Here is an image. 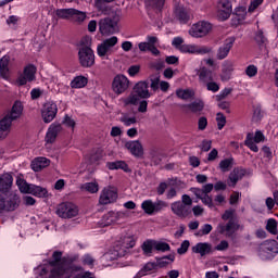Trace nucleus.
I'll return each mask as SVG.
<instances>
[{"label":"nucleus","mask_w":278,"mask_h":278,"mask_svg":"<svg viewBox=\"0 0 278 278\" xmlns=\"http://www.w3.org/2000/svg\"><path fill=\"white\" fill-rule=\"evenodd\" d=\"M222 71L224 75H222V79H229V75L233 73V62L225 61L222 65Z\"/></svg>","instance_id":"nucleus-40"},{"label":"nucleus","mask_w":278,"mask_h":278,"mask_svg":"<svg viewBox=\"0 0 278 278\" xmlns=\"http://www.w3.org/2000/svg\"><path fill=\"white\" fill-rule=\"evenodd\" d=\"M245 75H248V77H255V75H257V66L249 65L245 68Z\"/></svg>","instance_id":"nucleus-64"},{"label":"nucleus","mask_w":278,"mask_h":278,"mask_svg":"<svg viewBox=\"0 0 278 278\" xmlns=\"http://www.w3.org/2000/svg\"><path fill=\"white\" fill-rule=\"evenodd\" d=\"M170 210L173 214L178 216V218H188L192 214V207L182 204L181 201H176L170 204Z\"/></svg>","instance_id":"nucleus-19"},{"label":"nucleus","mask_w":278,"mask_h":278,"mask_svg":"<svg viewBox=\"0 0 278 278\" xmlns=\"http://www.w3.org/2000/svg\"><path fill=\"white\" fill-rule=\"evenodd\" d=\"M247 18V7H238L235 9V14L232 17V25L238 27V25H242V21Z\"/></svg>","instance_id":"nucleus-29"},{"label":"nucleus","mask_w":278,"mask_h":278,"mask_svg":"<svg viewBox=\"0 0 278 278\" xmlns=\"http://www.w3.org/2000/svg\"><path fill=\"white\" fill-rule=\"evenodd\" d=\"M134 92L140 97V99H151V92L149 91V80H141L134 87Z\"/></svg>","instance_id":"nucleus-22"},{"label":"nucleus","mask_w":278,"mask_h":278,"mask_svg":"<svg viewBox=\"0 0 278 278\" xmlns=\"http://www.w3.org/2000/svg\"><path fill=\"white\" fill-rule=\"evenodd\" d=\"M118 43V38L111 37L97 47V54L99 58H106V55H110V52L112 51V48L116 47Z\"/></svg>","instance_id":"nucleus-15"},{"label":"nucleus","mask_w":278,"mask_h":278,"mask_svg":"<svg viewBox=\"0 0 278 278\" xmlns=\"http://www.w3.org/2000/svg\"><path fill=\"white\" fill-rule=\"evenodd\" d=\"M210 31H212V24L205 21H201L192 25L189 34L190 36H198V34H203L204 36H207Z\"/></svg>","instance_id":"nucleus-20"},{"label":"nucleus","mask_w":278,"mask_h":278,"mask_svg":"<svg viewBox=\"0 0 278 278\" xmlns=\"http://www.w3.org/2000/svg\"><path fill=\"white\" fill-rule=\"evenodd\" d=\"M56 16L59 18H65V20L71 21L72 16H73V9H58Z\"/></svg>","instance_id":"nucleus-53"},{"label":"nucleus","mask_w":278,"mask_h":278,"mask_svg":"<svg viewBox=\"0 0 278 278\" xmlns=\"http://www.w3.org/2000/svg\"><path fill=\"white\" fill-rule=\"evenodd\" d=\"M50 164L51 160L45 156H39L31 161L30 166L35 173H39V170H42V168H47V166H49Z\"/></svg>","instance_id":"nucleus-26"},{"label":"nucleus","mask_w":278,"mask_h":278,"mask_svg":"<svg viewBox=\"0 0 278 278\" xmlns=\"http://www.w3.org/2000/svg\"><path fill=\"white\" fill-rule=\"evenodd\" d=\"M68 278H94V274L90 271L81 273V267H77L73 265L70 268V277Z\"/></svg>","instance_id":"nucleus-31"},{"label":"nucleus","mask_w":278,"mask_h":278,"mask_svg":"<svg viewBox=\"0 0 278 278\" xmlns=\"http://www.w3.org/2000/svg\"><path fill=\"white\" fill-rule=\"evenodd\" d=\"M241 226L238 223V219H230L227 224L220 223L217 226L218 233H225L228 237H231Z\"/></svg>","instance_id":"nucleus-17"},{"label":"nucleus","mask_w":278,"mask_h":278,"mask_svg":"<svg viewBox=\"0 0 278 278\" xmlns=\"http://www.w3.org/2000/svg\"><path fill=\"white\" fill-rule=\"evenodd\" d=\"M10 56L4 55L0 59V77L8 79L10 75Z\"/></svg>","instance_id":"nucleus-32"},{"label":"nucleus","mask_w":278,"mask_h":278,"mask_svg":"<svg viewBox=\"0 0 278 278\" xmlns=\"http://www.w3.org/2000/svg\"><path fill=\"white\" fill-rule=\"evenodd\" d=\"M188 249H190V241H182L180 247L177 249L178 255H186V253H188Z\"/></svg>","instance_id":"nucleus-59"},{"label":"nucleus","mask_w":278,"mask_h":278,"mask_svg":"<svg viewBox=\"0 0 278 278\" xmlns=\"http://www.w3.org/2000/svg\"><path fill=\"white\" fill-rule=\"evenodd\" d=\"M244 175H247V170L240 167H236L235 169H232L228 177L230 181L229 186H232V188H235L236 184H238V181H240V179H242Z\"/></svg>","instance_id":"nucleus-30"},{"label":"nucleus","mask_w":278,"mask_h":278,"mask_svg":"<svg viewBox=\"0 0 278 278\" xmlns=\"http://www.w3.org/2000/svg\"><path fill=\"white\" fill-rule=\"evenodd\" d=\"M214 190V184H206L202 188L191 187L190 192L194 194V197H201V194H210Z\"/></svg>","instance_id":"nucleus-35"},{"label":"nucleus","mask_w":278,"mask_h":278,"mask_svg":"<svg viewBox=\"0 0 278 278\" xmlns=\"http://www.w3.org/2000/svg\"><path fill=\"white\" fill-rule=\"evenodd\" d=\"M80 190H85L90 194H97V192H99V182L97 181L85 182L80 186Z\"/></svg>","instance_id":"nucleus-38"},{"label":"nucleus","mask_w":278,"mask_h":278,"mask_svg":"<svg viewBox=\"0 0 278 278\" xmlns=\"http://www.w3.org/2000/svg\"><path fill=\"white\" fill-rule=\"evenodd\" d=\"M139 50L140 51H150L152 55H160V50L152 45L149 43H139Z\"/></svg>","instance_id":"nucleus-50"},{"label":"nucleus","mask_w":278,"mask_h":278,"mask_svg":"<svg viewBox=\"0 0 278 278\" xmlns=\"http://www.w3.org/2000/svg\"><path fill=\"white\" fill-rule=\"evenodd\" d=\"M99 31L102 36H110L114 34H118L121 28L118 27V23L114 22L110 17H104L99 21Z\"/></svg>","instance_id":"nucleus-9"},{"label":"nucleus","mask_w":278,"mask_h":278,"mask_svg":"<svg viewBox=\"0 0 278 278\" xmlns=\"http://www.w3.org/2000/svg\"><path fill=\"white\" fill-rule=\"evenodd\" d=\"M266 229L271 236H277L278 230H277V222L275 218H269L266 224Z\"/></svg>","instance_id":"nucleus-55"},{"label":"nucleus","mask_w":278,"mask_h":278,"mask_svg":"<svg viewBox=\"0 0 278 278\" xmlns=\"http://www.w3.org/2000/svg\"><path fill=\"white\" fill-rule=\"evenodd\" d=\"M73 263L62 257V252L54 251L52 261L48 265L39 266L36 269L38 278H68Z\"/></svg>","instance_id":"nucleus-1"},{"label":"nucleus","mask_w":278,"mask_h":278,"mask_svg":"<svg viewBox=\"0 0 278 278\" xmlns=\"http://www.w3.org/2000/svg\"><path fill=\"white\" fill-rule=\"evenodd\" d=\"M252 121L253 123H260V121H262V108L260 106L254 108Z\"/></svg>","instance_id":"nucleus-61"},{"label":"nucleus","mask_w":278,"mask_h":278,"mask_svg":"<svg viewBox=\"0 0 278 278\" xmlns=\"http://www.w3.org/2000/svg\"><path fill=\"white\" fill-rule=\"evenodd\" d=\"M257 256L263 262H273L278 255V242L275 239L263 241L256 250Z\"/></svg>","instance_id":"nucleus-4"},{"label":"nucleus","mask_w":278,"mask_h":278,"mask_svg":"<svg viewBox=\"0 0 278 278\" xmlns=\"http://www.w3.org/2000/svg\"><path fill=\"white\" fill-rule=\"evenodd\" d=\"M181 53H197V46L194 45H182L180 47Z\"/></svg>","instance_id":"nucleus-62"},{"label":"nucleus","mask_w":278,"mask_h":278,"mask_svg":"<svg viewBox=\"0 0 278 278\" xmlns=\"http://www.w3.org/2000/svg\"><path fill=\"white\" fill-rule=\"evenodd\" d=\"M154 251L166 253L167 251H170V244L164 241H154Z\"/></svg>","instance_id":"nucleus-52"},{"label":"nucleus","mask_w":278,"mask_h":278,"mask_svg":"<svg viewBox=\"0 0 278 278\" xmlns=\"http://www.w3.org/2000/svg\"><path fill=\"white\" fill-rule=\"evenodd\" d=\"M36 72L37 68L34 64L26 65L16 79L17 86H27V83L36 81Z\"/></svg>","instance_id":"nucleus-12"},{"label":"nucleus","mask_w":278,"mask_h":278,"mask_svg":"<svg viewBox=\"0 0 278 278\" xmlns=\"http://www.w3.org/2000/svg\"><path fill=\"white\" fill-rule=\"evenodd\" d=\"M62 131V124L53 123L49 126L48 131L46 134V142L48 144H53L58 135Z\"/></svg>","instance_id":"nucleus-24"},{"label":"nucleus","mask_w":278,"mask_h":278,"mask_svg":"<svg viewBox=\"0 0 278 278\" xmlns=\"http://www.w3.org/2000/svg\"><path fill=\"white\" fill-rule=\"evenodd\" d=\"M41 116L43 123H51L58 116V104L53 101H48L43 104L41 109Z\"/></svg>","instance_id":"nucleus-14"},{"label":"nucleus","mask_w":278,"mask_h":278,"mask_svg":"<svg viewBox=\"0 0 278 278\" xmlns=\"http://www.w3.org/2000/svg\"><path fill=\"white\" fill-rule=\"evenodd\" d=\"M30 194H33V197H39V199H47V197H49V191L47 188L33 185L30 188Z\"/></svg>","instance_id":"nucleus-36"},{"label":"nucleus","mask_w":278,"mask_h":278,"mask_svg":"<svg viewBox=\"0 0 278 278\" xmlns=\"http://www.w3.org/2000/svg\"><path fill=\"white\" fill-rule=\"evenodd\" d=\"M127 215L122 211H111L104 214L99 220V227H110V225H116V223H121Z\"/></svg>","instance_id":"nucleus-7"},{"label":"nucleus","mask_w":278,"mask_h":278,"mask_svg":"<svg viewBox=\"0 0 278 278\" xmlns=\"http://www.w3.org/2000/svg\"><path fill=\"white\" fill-rule=\"evenodd\" d=\"M21 200L18 195H10L8 198L5 194L0 193V214H5V212H14L18 207Z\"/></svg>","instance_id":"nucleus-8"},{"label":"nucleus","mask_w":278,"mask_h":278,"mask_svg":"<svg viewBox=\"0 0 278 278\" xmlns=\"http://www.w3.org/2000/svg\"><path fill=\"white\" fill-rule=\"evenodd\" d=\"M23 116V103L15 101L11 110L0 119V142L5 140L12 131V124Z\"/></svg>","instance_id":"nucleus-2"},{"label":"nucleus","mask_w":278,"mask_h":278,"mask_svg":"<svg viewBox=\"0 0 278 278\" xmlns=\"http://www.w3.org/2000/svg\"><path fill=\"white\" fill-rule=\"evenodd\" d=\"M71 21L74 23H84V21H86V13L77 9H73Z\"/></svg>","instance_id":"nucleus-46"},{"label":"nucleus","mask_w":278,"mask_h":278,"mask_svg":"<svg viewBox=\"0 0 278 278\" xmlns=\"http://www.w3.org/2000/svg\"><path fill=\"white\" fill-rule=\"evenodd\" d=\"M217 128L220 131L227 125V117L223 113L216 114Z\"/></svg>","instance_id":"nucleus-57"},{"label":"nucleus","mask_w":278,"mask_h":278,"mask_svg":"<svg viewBox=\"0 0 278 278\" xmlns=\"http://www.w3.org/2000/svg\"><path fill=\"white\" fill-rule=\"evenodd\" d=\"M198 77L201 86H205L206 84H210V81H214V72L207 67H201Z\"/></svg>","instance_id":"nucleus-25"},{"label":"nucleus","mask_w":278,"mask_h":278,"mask_svg":"<svg viewBox=\"0 0 278 278\" xmlns=\"http://www.w3.org/2000/svg\"><path fill=\"white\" fill-rule=\"evenodd\" d=\"M16 186L23 194H30L33 184H27L25 179L17 177Z\"/></svg>","instance_id":"nucleus-37"},{"label":"nucleus","mask_w":278,"mask_h":278,"mask_svg":"<svg viewBox=\"0 0 278 278\" xmlns=\"http://www.w3.org/2000/svg\"><path fill=\"white\" fill-rule=\"evenodd\" d=\"M125 149L131 153L135 157H142L144 155V149L142 148V143L138 140L127 141L125 143Z\"/></svg>","instance_id":"nucleus-21"},{"label":"nucleus","mask_w":278,"mask_h":278,"mask_svg":"<svg viewBox=\"0 0 278 278\" xmlns=\"http://www.w3.org/2000/svg\"><path fill=\"white\" fill-rule=\"evenodd\" d=\"M119 122L125 125V127H131V125H136L137 119L136 116H131L127 113H123L119 117Z\"/></svg>","instance_id":"nucleus-42"},{"label":"nucleus","mask_w":278,"mask_h":278,"mask_svg":"<svg viewBox=\"0 0 278 278\" xmlns=\"http://www.w3.org/2000/svg\"><path fill=\"white\" fill-rule=\"evenodd\" d=\"M192 252L204 257V255H210V253H212V244L208 242H199L192 247Z\"/></svg>","instance_id":"nucleus-27"},{"label":"nucleus","mask_w":278,"mask_h":278,"mask_svg":"<svg viewBox=\"0 0 278 278\" xmlns=\"http://www.w3.org/2000/svg\"><path fill=\"white\" fill-rule=\"evenodd\" d=\"M150 79V88L155 92L156 90L160 89V74H153L149 77Z\"/></svg>","instance_id":"nucleus-51"},{"label":"nucleus","mask_w":278,"mask_h":278,"mask_svg":"<svg viewBox=\"0 0 278 278\" xmlns=\"http://www.w3.org/2000/svg\"><path fill=\"white\" fill-rule=\"evenodd\" d=\"M244 144L247 148H249L250 150H252L254 153H257V151H260V148H257V142H255L253 140V134H248Z\"/></svg>","instance_id":"nucleus-44"},{"label":"nucleus","mask_w":278,"mask_h":278,"mask_svg":"<svg viewBox=\"0 0 278 278\" xmlns=\"http://www.w3.org/2000/svg\"><path fill=\"white\" fill-rule=\"evenodd\" d=\"M204 86H205L206 90H208L210 92H218V90H220V86L214 80H210Z\"/></svg>","instance_id":"nucleus-60"},{"label":"nucleus","mask_w":278,"mask_h":278,"mask_svg":"<svg viewBox=\"0 0 278 278\" xmlns=\"http://www.w3.org/2000/svg\"><path fill=\"white\" fill-rule=\"evenodd\" d=\"M106 167L109 170H124V173H131V168L129 165L125 163V161H115L106 163Z\"/></svg>","instance_id":"nucleus-33"},{"label":"nucleus","mask_w":278,"mask_h":278,"mask_svg":"<svg viewBox=\"0 0 278 278\" xmlns=\"http://www.w3.org/2000/svg\"><path fill=\"white\" fill-rule=\"evenodd\" d=\"M118 199V191L114 187L104 188L99 198L100 205H110V203H116Z\"/></svg>","instance_id":"nucleus-13"},{"label":"nucleus","mask_w":278,"mask_h":278,"mask_svg":"<svg viewBox=\"0 0 278 278\" xmlns=\"http://www.w3.org/2000/svg\"><path fill=\"white\" fill-rule=\"evenodd\" d=\"M168 261H170V263L175 262V255L169 254V255L156 258V266H159L160 268H164V266H168L170 264Z\"/></svg>","instance_id":"nucleus-43"},{"label":"nucleus","mask_w":278,"mask_h":278,"mask_svg":"<svg viewBox=\"0 0 278 278\" xmlns=\"http://www.w3.org/2000/svg\"><path fill=\"white\" fill-rule=\"evenodd\" d=\"M233 166V159H225L219 162L222 173H229V168Z\"/></svg>","instance_id":"nucleus-54"},{"label":"nucleus","mask_w":278,"mask_h":278,"mask_svg":"<svg viewBox=\"0 0 278 278\" xmlns=\"http://www.w3.org/2000/svg\"><path fill=\"white\" fill-rule=\"evenodd\" d=\"M231 2L229 0H219L217 4V18L219 21H227L231 16Z\"/></svg>","instance_id":"nucleus-18"},{"label":"nucleus","mask_w":278,"mask_h":278,"mask_svg":"<svg viewBox=\"0 0 278 278\" xmlns=\"http://www.w3.org/2000/svg\"><path fill=\"white\" fill-rule=\"evenodd\" d=\"M155 263H147L143 268L139 271V277H144L148 273H151V270H154Z\"/></svg>","instance_id":"nucleus-58"},{"label":"nucleus","mask_w":278,"mask_h":278,"mask_svg":"<svg viewBox=\"0 0 278 278\" xmlns=\"http://www.w3.org/2000/svg\"><path fill=\"white\" fill-rule=\"evenodd\" d=\"M134 247H136V240L131 237H124V239L119 241L113 250L106 252L103 257L106 261L114 262V260H118V257H125L129 249H134Z\"/></svg>","instance_id":"nucleus-3"},{"label":"nucleus","mask_w":278,"mask_h":278,"mask_svg":"<svg viewBox=\"0 0 278 278\" xmlns=\"http://www.w3.org/2000/svg\"><path fill=\"white\" fill-rule=\"evenodd\" d=\"M185 108H188L193 114H197V112H203L204 104L203 101H194L185 105Z\"/></svg>","instance_id":"nucleus-47"},{"label":"nucleus","mask_w":278,"mask_h":278,"mask_svg":"<svg viewBox=\"0 0 278 278\" xmlns=\"http://www.w3.org/2000/svg\"><path fill=\"white\" fill-rule=\"evenodd\" d=\"M168 207V203L163 200H156L153 202V200H144L141 203V210L149 216H153V214H160V212H164Z\"/></svg>","instance_id":"nucleus-5"},{"label":"nucleus","mask_w":278,"mask_h":278,"mask_svg":"<svg viewBox=\"0 0 278 278\" xmlns=\"http://www.w3.org/2000/svg\"><path fill=\"white\" fill-rule=\"evenodd\" d=\"M114 0H94V5L99 12H108V5L105 3H112Z\"/></svg>","instance_id":"nucleus-56"},{"label":"nucleus","mask_w":278,"mask_h":278,"mask_svg":"<svg viewBox=\"0 0 278 278\" xmlns=\"http://www.w3.org/2000/svg\"><path fill=\"white\" fill-rule=\"evenodd\" d=\"M56 214L60 218H75L79 214V208L72 202H63L59 204Z\"/></svg>","instance_id":"nucleus-11"},{"label":"nucleus","mask_w":278,"mask_h":278,"mask_svg":"<svg viewBox=\"0 0 278 278\" xmlns=\"http://www.w3.org/2000/svg\"><path fill=\"white\" fill-rule=\"evenodd\" d=\"M212 225L211 224H204L201 229L198 232V236H208V233L212 232Z\"/></svg>","instance_id":"nucleus-63"},{"label":"nucleus","mask_w":278,"mask_h":278,"mask_svg":"<svg viewBox=\"0 0 278 278\" xmlns=\"http://www.w3.org/2000/svg\"><path fill=\"white\" fill-rule=\"evenodd\" d=\"M78 62L83 68H92L94 64V50H79Z\"/></svg>","instance_id":"nucleus-16"},{"label":"nucleus","mask_w":278,"mask_h":278,"mask_svg":"<svg viewBox=\"0 0 278 278\" xmlns=\"http://www.w3.org/2000/svg\"><path fill=\"white\" fill-rule=\"evenodd\" d=\"M14 184V178L12 174L4 173L0 175V194H4V197H18L16 193L12 192V186Z\"/></svg>","instance_id":"nucleus-10"},{"label":"nucleus","mask_w":278,"mask_h":278,"mask_svg":"<svg viewBox=\"0 0 278 278\" xmlns=\"http://www.w3.org/2000/svg\"><path fill=\"white\" fill-rule=\"evenodd\" d=\"M140 103V96L138 93H130L124 99V105H138Z\"/></svg>","instance_id":"nucleus-48"},{"label":"nucleus","mask_w":278,"mask_h":278,"mask_svg":"<svg viewBox=\"0 0 278 278\" xmlns=\"http://www.w3.org/2000/svg\"><path fill=\"white\" fill-rule=\"evenodd\" d=\"M129 78H127V76L117 74L112 80L111 88L114 94H117L118 97L121 94H125V92L129 90Z\"/></svg>","instance_id":"nucleus-6"},{"label":"nucleus","mask_w":278,"mask_h":278,"mask_svg":"<svg viewBox=\"0 0 278 278\" xmlns=\"http://www.w3.org/2000/svg\"><path fill=\"white\" fill-rule=\"evenodd\" d=\"M176 97L181 99L182 101H188V99H192L194 97V90L192 89H177Z\"/></svg>","instance_id":"nucleus-39"},{"label":"nucleus","mask_w":278,"mask_h":278,"mask_svg":"<svg viewBox=\"0 0 278 278\" xmlns=\"http://www.w3.org/2000/svg\"><path fill=\"white\" fill-rule=\"evenodd\" d=\"M153 249L155 250V240H147L143 242L142 251L146 255H151Z\"/></svg>","instance_id":"nucleus-49"},{"label":"nucleus","mask_w":278,"mask_h":278,"mask_svg":"<svg viewBox=\"0 0 278 278\" xmlns=\"http://www.w3.org/2000/svg\"><path fill=\"white\" fill-rule=\"evenodd\" d=\"M233 42H236V37H228L222 47L217 50V60H225L227 55H229V52L231 51V48L233 47Z\"/></svg>","instance_id":"nucleus-23"},{"label":"nucleus","mask_w":278,"mask_h":278,"mask_svg":"<svg viewBox=\"0 0 278 278\" xmlns=\"http://www.w3.org/2000/svg\"><path fill=\"white\" fill-rule=\"evenodd\" d=\"M197 199L202 201L203 205H206L210 207V210H214V200L212 199V195L200 193V195H195Z\"/></svg>","instance_id":"nucleus-45"},{"label":"nucleus","mask_w":278,"mask_h":278,"mask_svg":"<svg viewBox=\"0 0 278 278\" xmlns=\"http://www.w3.org/2000/svg\"><path fill=\"white\" fill-rule=\"evenodd\" d=\"M76 47L79 51H92V38L85 36L81 37L77 42H76Z\"/></svg>","instance_id":"nucleus-34"},{"label":"nucleus","mask_w":278,"mask_h":278,"mask_svg":"<svg viewBox=\"0 0 278 278\" xmlns=\"http://www.w3.org/2000/svg\"><path fill=\"white\" fill-rule=\"evenodd\" d=\"M174 14H175V18L179 21V23H181L182 25H186V23L190 21V11H188V9L184 7H177L175 9Z\"/></svg>","instance_id":"nucleus-28"},{"label":"nucleus","mask_w":278,"mask_h":278,"mask_svg":"<svg viewBox=\"0 0 278 278\" xmlns=\"http://www.w3.org/2000/svg\"><path fill=\"white\" fill-rule=\"evenodd\" d=\"M88 85V78L85 76H76L72 81H71V87L72 88H84Z\"/></svg>","instance_id":"nucleus-41"}]
</instances>
